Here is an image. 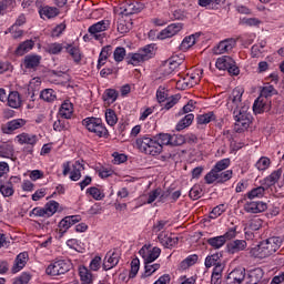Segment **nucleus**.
<instances>
[{"mask_svg":"<svg viewBox=\"0 0 284 284\" xmlns=\"http://www.w3.org/2000/svg\"><path fill=\"white\" fill-rule=\"evenodd\" d=\"M155 143H159L161 152H163V145H172V135L169 133H160L154 136Z\"/></svg>","mask_w":284,"mask_h":284,"instance_id":"nucleus-33","label":"nucleus"},{"mask_svg":"<svg viewBox=\"0 0 284 284\" xmlns=\"http://www.w3.org/2000/svg\"><path fill=\"white\" fill-rule=\"evenodd\" d=\"M154 50V47L152 44H149L144 47L143 49H140L136 53H129L126 57V63L129 65H143L145 61H150L152 57H154V53L152 52Z\"/></svg>","mask_w":284,"mask_h":284,"instance_id":"nucleus-3","label":"nucleus"},{"mask_svg":"<svg viewBox=\"0 0 284 284\" xmlns=\"http://www.w3.org/2000/svg\"><path fill=\"white\" fill-rule=\"evenodd\" d=\"M159 241H161V243H164L165 247H174V245H176V243H179V237L174 236H168V237H163V234H160L158 236Z\"/></svg>","mask_w":284,"mask_h":284,"instance_id":"nucleus-47","label":"nucleus"},{"mask_svg":"<svg viewBox=\"0 0 284 284\" xmlns=\"http://www.w3.org/2000/svg\"><path fill=\"white\" fill-rule=\"evenodd\" d=\"M196 261H199V255H189L184 261L181 262L180 267L181 270H187L189 267H192V265H195Z\"/></svg>","mask_w":284,"mask_h":284,"instance_id":"nucleus-44","label":"nucleus"},{"mask_svg":"<svg viewBox=\"0 0 284 284\" xmlns=\"http://www.w3.org/2000/svg\"><path fill=\"white\" fill-rule=\"evenodd\" d=\"M57 210H59V204H58L57 201H51V202L47 203L45 206H44L47 217H50L53 214H55Z\"/></svg>","mask_w":284,"mask_h":284,"instance_id":"nucleus-48","label":"nucleus"},{"mask_svg":"<svg viewBox=\"0 0 284 284\" xmlns=\"http://www.w3.org/2000/svg\"><path fill=\"white\" fill-rule=\"evenodd\" d=\"M212 121H216V115H214V112H207L197 115L196 118L197 125H207V123H212Z\"/></svg>","mask_w":284,"mask_h":284,"instance_id":"nucleus-36","label":"nucleus"},{"mask_svg":"<svg viewBox=\"0 0 284 284\" xmlns=\"http://www.w3.org/2000/svg\"><path fill=\"white\" fill-rule=\"evenodd\" d=\"M27 261H28V253H20L17 256L14 264L12 266L13 274H17V272H21V270L26 267V264L28 263Z\"/></svg>","mask_w":284,"mask_h":284,"instance_id":"nucleus-22","label":"nucleus"},{"mask_svg":"<svg viewBox=\"0 0 284 284\" xmlns=\"http://www.w3.org/2000/svg\"><path fill=\"white\" fill-rule=\"evenodd\" d=\"M206 243L209 245H211V247H213L214 250H221V247H223L225 245V237H223V235L221 236H215V237H211L206 241Z\"/></svg>","mask_w":284,"mask_h":284,"instance_id":"nucleus-40","label":"nucleus"},{"mask_svg":"<svg viewBox=\"0 0 284 284\" xmlns=\"http://www.w3.org/2000/svg\"><path fill=\"white\" fill-rule=\"evenodd\" d=\"M63 49H65V44L54 42L45 47V52L49 54H61Z\"/></svg>","mask_w":284,"mask_h":284,"instance_id":"nucleus-42","label":"nucleus"},{"mask_svg":"<svg viewBox=\"0 0 284 284\" xmlns=\"http://www.w3.org/2000/svg\"><path fill=\"white\" fill-rule=\"evenodd\" d=\"M130 30H132V21H126L123 19L118 21V32H120V34H128Z\"/></svg>","mask_w":284,"mask_h":284,"instance_id":"nucleus-43","label":"nucleus"},{"mask_svg":"<svg viewBox=\"0 0 284 284\" xmlns=\"http://www.w3.org/2000/svg\"><path fill=\"white\" fill-rule=\"evenodd\" d=\"M245 278V268H235L226 277V284H242Z\"/></svg>","mask_w":284,"mask_h":284,"instance_id":"nucleus-14","label":"nucleus"},{"mask_svg":"<svg viewBox=\"0 0 284 284\" xmlns=\"http://www.w3.org/2000/svg\"><path fill=\"white\" fill-rule=\"evenodd\" d=\"M7 101L9 108H13L14 110H19V108H21V95L18 91L10 92L7 98Z\"/></svg>","mask_w":284,"mask_h":284,"instance_id":"nucleus-24","label":"nucleus"},{"mask_svg":"<svg viewBox=\"0 0 284 284\" xmlns=\"http://www.w3.org/2000/svg\"><path fill=\"white\" fill-rule=\"evenodd\" d=\"M183 30L182 23H172L168 26L164 30L160 32L159 38L160 39H170L171 37H174L175 34H179Z\"/></svg>","mask_w":284,"mask_h":284,"instance_id":"nucleus-13","label":"nucleus"},{"mask_svg":"<svg viewBox=\"0 0 284 284\" xmlns=\"http://www.w3.org/2000/svg\"><path fill=\"white\" fill-rule=\"evenodd\" d=\"M122 14L130 17V14H139L142 10H145V4L142 2H125L122 7Z\"/></svg>","mask_w":284,"mask_h":284,"instance_id":"nucleus-11","label":"nucleus"},{"mask_svg":"<svg viewBox=\"0 0 284 284\" xmlns=\"http://www.w3.org/2000/svg\"><path fill=\"white\" fill-rule=\"evenodd\" d=\"M73 112H74V108L72 106V102L67 100L60 106L59 115L62 119H71Z\"/></svg>","mask_w":284,"mask_h":284,"instance_id":"nucleus-25","label":"nucleus"},{"mask_svg":"<svg viewBox=\"0 0 284 284\" xmlns=\"http://www.w3.org/2000/svg\"><path fill=\"white\" fill-rule=\"evenodd\" d=\"M253 112L255 114H263V112H270V104L265 103V100L258 98L253 104Z\"/></svg>","mask_w":284,"mask_h":284,"instance_id":"nucleus-32","label":"nucleus"},{"mask_svg":"<svg viewBox=\"0 0 284 284\" xmlns=\"http://www.w3.org/2000/svg\"><path fill=\"white\" fill-rule=\"evenodd\" d=\"M221 253H214L212 255L206 256L204 265L206 268L213 267V265L221 264Z\"/></svg>","mask_w":284,"mask_h":284,"instance_id":"nucleus-39","label":"nucleus"},{"mask_svg":"<svg viewBox=\"0 0 284 284\" xmlns=\"http://www.w3.org/2000/svg\"><path fill=\"white\" fill-rule=\"evenodd\" d=\"M72 268V263L68 260H58L53 264L49 265L45 270L49 276H61V274H67Z\"/></svg>","mask_w":284,"mask_h":284,"instance_id":"nucleus-6","label":"nucleus"},{"mask_svg":"<svg viewBox=\"0 0 284 284\" xmlns=\"http://www.w3.org/2000/svg\"><path fill=\"white\" fill-rule=\"evenodd\" d=\"M121 258V253L119 251H109L104 257L102 267L104 272L112 270V267H116L119 265V261Z\"/></svg>","mask_w":284,"mask_h":284,"instance_id":"nucleus-10","label":"nucleus"},{"mask_svg":"<svg viewBox=\"0 0 284 284\" xmlns=\"http://www.w3.org/2000/svg\"><path fill=\"white\" fill-rule=\"evenodd\" d=\"M82 125L89 132H93L97 136H108V129L103 125V120L100 118H87L82 120Z\"/></svg>","mask_w":284,"mask_h":284,"instance_id":"nucleus-4","label":"nucleus"},{"mask_svg":"<svg viewBox=\"0 0 284 284\" xmlns=\"http://www.w3.org/2000/svg\"><path fill=\"white\" fill-rule=\"evenodd\" d=\"M195 43H196V38H194V36H189L183 39L181 43V50H190V48H192V45H194Z\"/></svg>","mask_w":284,"mask_h":284,"instance_id":"nucleus-53","label":"nucleus"},{"mask_svg":"<svg viewBox=\"0 0 284 284\" xmlns=\"http://www.w3.org/2000/svg\"><path fill=\"white\" fill-rule=\"evenodd\" d=\"M247 106H242L241 110L233 111L235 125L237 128H242V130H247V128H250V123H252V115L247 113Z\"/></svg>","mask_w":284,"mask_h":284,"instance_id":"nucleus-7","label":"nucleus"},{"mask_svg":"<svg viewBox=\"0 0 284 284\" xmlns=\"http://www.w3.org/2000/svg\"><path fill=\"white\" fill-rule=\"evenodd\" d=\"M26 123H28V122L23 119H16V120L8 122L6 128H3L2 130L6 134H10V132H14V130H19V129L23 128V125H26Z\"/></svg>","mask_w":284,"mask_h":284,"instance_id":"nucleus-19","label":"nucleus"},{"mask_svg":"<svg viewBox=\"0 0 284 284\" xmlns=\"http://www.w3.org/2000/svg\"><path fill=\"white\" fill-rule=\"evenodd\" d=\"M192 121H194V114L189 113L186 114L175 126V130L178 132H181V130H185V128H190L192 125Z\"/></svg>","mask_w":284,"mask_h":284,"instance_id":"nucleus-37","label":"nucleus"},{"mask_svg":"<svg viewBox=\"0 0 284 284\" xmlns=\"http://www.w3.org/2000/svg\"><path fill=\"white\" fill-rule=\"evenodd\" d=\"M264 272L263 268L257 267L253 271H251L247 275V277L245 278V284H258L261 283V281H263V276H264Z\"/></svg>","mask_w":284,"mask_h":284,"instance_id":"nucleus-17","label":"nucleus"},{"mask_svg":"<svg viewBox=\"0 0 284 284\" xmlns=\"http://www.w3.org/2000/svg\"><path fill=\"white\" fill-rule=\"evenodd\" d=\"M140 256H142L144 263H154L159 256H161V250L159 247H153L152 250L148 246H143L139 251Z\"/></svg>","mask_w":284,"mask_h":284,"instance_id":"nucleus-9","label":"nucleus"},{"mask_svg":"<svg viewBox=\"0 0 284 284\" xmlns=\"http://www.w3.org/2000/svg\"><path fill=\"white\" fill-rule=\"evenodd\" d=\"M183 144H185V135H181V134L171 135V148H176Z\"/></svg>","mask_w":284,"mask_h":284,"instance_id":"nucleus-54","label":"nucleus"},{"mask_svg":"<svg viewBox=\"0 0 284 284\" xmlns=\"http://www.w3.org/2000/svg\"><path fill=\"white\" fill-rule=\"evenodd\" d=\"M30 283V274L22 273L20 276L13 280L12 284H28Z\"/></svg>","mask_w":284,"mask_h":284,"instance_id":"nucleus-64","label":"nucleus"},{"mask_svg":"<svg viewBox=\"0 0 284 284\" xmlns=\"http://www.w3.org/2000/svg\"><path fill=\"white\" fill-rule=\"evenodd\" d=\"M64 50L72 57L73 61L75 63H81V49L74 44H64Z\"/></svg>","mask_w":284,"mask_h":284,"instance_id":"nucleus-21","label":"nucleus"},{"mask_svg":"<svg viewBox=\"0 0 284 284\" xmlns=\"http://www.w3.org/2000/svg\"><path fill=\"white\" fill-rule=\"evenodd\" d=\"M229 168H230V159H223L216 162L213 169L215 172L221 173L223 172V170H227Z\"/></svg>","mask_w":284,"mask_h":284,"instance_id":"nucleus-52","label":"nucleus"},{"mask_svg":"<svg viewBox=\"0 0 284 284\" xmlns=\"http://www.w3.org/2000/svg\"><path fill=\"white\" fill-rule=\"evenodd\" d=\"M32 48H34V42L31 40H27L19 44V47L16 49V54L18 57H23V54H26V52H30Z\"/></svg>","mask_w":284,"mask_h":284,"instance_id":"nucleus-35","label":"nucleus"},{"mask_svg":"<svg viewBox=\"0 0 284 284\" xmlns=\"http://www.w3.org/2000/svg\"><path fill=\"white\" fill-rule=\"evenodd\" d=\"M274 94H278V91L274 89L272 85L263 87L261 90V97H264L265 99H268V97H274Z\"/></svg>","mask_w":284,"mask_h":284,"instance_id":"nucleus-58","label":"nucleus"},{"mask_svg":"<svg viewBox=\"0 0 284 284\" xmlns=\"http://www.w3.org/2000/svg\"><path fill=\"white\" fill-rule=\"evenodd\" d=\"M40 99H42L43 101H47L48 103H51L52 101L57 100V95L54 94V90H52V89H44L40 93Z\"/></svg>","mask_w":284,"mask_h":284,"instance_id":"nucleus-45","label":"nucleus"},{"mask_svg":"<svg viewBox=\"0 0 284 284\" xmlns=\"http://www.w3.org/2000/svg\"><path fill=\"white\" fill-rule=\"evenodd\" d=\"M190 199L193 201H199L203 196V189L199 185H194L189 192Z\"/></svg>","mask_w":284,"mask_h":284,"instance_id":"nucleus-49","label":"nucleus"},{"mask_svg":"<svg viewBox=\"0 0 284 284\" xmlns=\"http://www.w3.org/2000/svg\"><path fill=\"white\" fill-rule=\"evenodd\" d=\"M161 264L155 263H144V273L142 275L143 278H148V276H152L156 270H160Z\"/></svg>","mask_w":284,"mask_h":284,"instance_id":"nucleus-41","label":"nucleus"},{"mask_svg":"<svg viewBox=\"0 0 284 284\" xmlns=\"http://www.w3.org/2000/svg\"><path fill=\"white\" fill-rule=\"evenodd\" d=\"M200 81V78H196V75L191 74L186 75L182 80H178L176 85L179 88H182V90H185V88H194V85H197Z\"/></svg>","mask_w":284,"mask_h":284,"instance_id":"nucleus-18","label":"nucleus"},{"mask_svg":"<svg viewBox=\"0 0 284 284\" xmlns=\"http://www.w3.org/2000/svg\"><path fill=\"white\" fill-rule=\"evenodd\" d=\"M255 168H257V170L263 171V170H267V168H270V159L268 158H261L256 164Z\"/></svg>","mask_w":284,"mask_h":284,"instance_id":"nucleus-63","label":"nucleus"},{"mask_svg":"<svg viewBox=\"0 0 284 284\" xmlns=\"http://www.w3.org/2000/svg\"><path fill=\"white\" fill-rule=\"evenodd\" d=\"M105 121L108 125H111V128L116 125V121H119V118H116V112H114L112 109H106Z\"/></svg>","mask_w":284,"mask_h":284,"instance_id":"nucleus-46","label":"nucleus"},{"mask_svg":"<svg viewBox=\"0 0 284 284\" xmlns=\"http://www.w3.org/2000/svg\"><path fill=\"white\" fill-rule=\"evenodd\" d=\"M111 55H112V45H105L104 48H102L99 60H98L99 70H101V68L105 65V61H108V58Z\"/></svg>","mask_w":284,"mask_h":284,"instance_id":"nucleus-27","label":"nucleus"},{"mask_svg":"<svg viewBox=\"0 0 284 284\" xmlns=\"http://www.w3.org/2000/svg\"><path fill=\"white\" fill-rule=\"evenodd\" d=\"M39 14L41 19H54L59 16V9L52 7H44L40 9Z\"/></svg>","mask_w":284,"mask_h":284,"instance_id":"nucleus-31","label":"nucleus"},{"mask_svg":"<svg viewBox=\"0 0 284 284\" xmlns=\"http://www.w3.org/2000/svg\"><path fill=\"white\" fill-rule=\"evenodd\" d=\"M245 90L241 87L235 88L232 93L230 94L226 108L231 110V112H236V110H241L242 108H246L243 105V93Z\"/></svg>","mask_w":284,"mask_h":284,"instance_id":"nucleus-5","label":"nucleus"},{"mask_svg":"<svg viewBox=\"0 0 284 284\" xmlns=\"http://www.w3.org/2000/svg\"><path fill=\"white\" fill-rule=\"evenodd\" d=\"M215 65L217 70H227L230 65H234V59L230 55H223L216 60Z\"/></svg>","mask_w":284,"mask_h":284,"instance_id":"nucleus-30","label":"nucleus"},{"mask_svg":"<svg viewBox=\"0 0 284 284\" xmlns=\"http://www.w3.org/2000/svg\"><path fill=\"white\" fill-rule=\"evenodd\" d=\"M82 170H85V166L81 163V161H75L72 165V171L70 172V180L79 181L81 179Z\"/></svg>","mask_w":284,"mask_h":284,"instance_id":"nucleus-29","label":"nucleus"},{"mask_svg":"<svg viewBox=\"0 0 284 284\" xmlns=\"http://www.w3.org/2000/svg\"><path fill=\"white\" fill-rule=\"evenodd\" d=\"M245 212L248 214H261V212H265L267 210V203L264 202H247L244 205Z\"/></svg>","mask_w":284,"mask_h":284,"instance_id":"nucleus-15","label":"nucleus"},{"mask_svg":"<svg viewBox=\"0 0 284 284\" xmlns=\"http://www.w3.org/2000/svg\"><path fill=\"white\" fill-rule=\"evenodd\" d=\"M248 227L252 230V232H257L260 227H263V220L260 217L252 219L248 223Z\"/></svg>","mask_w":284,"mask_h":284,"instance_id":"nucleus-61","label":"nucleus"},{"mask_svg":"<svg viewBox=\"0 0 284 284\" xmlns=\"http://www.w3.org/2000/svg\"><path fill=\"white\" fill-rule=\"evenodd\" d=\"M283 243V240L278 236H272L268 237L262 242L255 247L251 250V254L255 258H267L272 256V254H276L278 252V248L281 247Z\"/></svg>","mask_w":284,"mask_h":284,"instance_id":"nucleus-1","label":"nucleus"},{"mask_svg":"<svg viewBox=\"0 0 284 284\" xmlns=\"http://www.w3.org/2000/svg\"><path fill=\"white\" fill-rule=\"evenodd\" d=\"M17 140L20 145H30L31 148H34L39 142V138L30 133H21L17 135Z\"/></svg>","mask_w":284,"mask_h":284,"instance_id":"nucleus-16","label":"nucleus"},{"mask_svg":"<svg viewBox=\"0 0 284 284\" xmlns=\"http://www.w3.org/2000/svg\"><path fill=\"white\" fill-rule=\"evenodd\" d=\"M102 99L104 103L110 105V103H114V101L119 99V91L114 89H106L102 95Z\"/></svg>","mask_w":284,"mask_h":284,"instance_id":"nucleus-34","label":"nucleus"},{"mask_svg":"<svg viewBox=\"0 0 284 284\" xmlns=\"http://www.w3.org/2000/svg\"><path fill=\"white\" fill-rule=\"evenodd\" d=\"M236 48V39L229 38L222 40L214 49V54H225L232 52Z\"/></svg>","mask_w":284,"mask_h":284,"instance_id":"nucleus-12","label":"nucleus"},{"mask_svg":"<svg viewBox=\"0 0 284 284\" xmlns=\"http://www.w3.org/2000/svg\"><path fill=\"white\" fill-rule=\"evenodd\" d=\"M1 159H12L14 156V148L8 142H0Z\"/></svg>","mask_w":284,"mask_h":284,"instance_id":"nucleus-26","label":"nucleus"},{"mask_svg":"<svg viewBox=\"0 0 284 284\" xmlns=\"http://www.w3.org/2000/svg\"><path fill=\"white\" fill-rule=\"evenodd\" d=\"M23 63L27 70H34V68H39V63H41V55H26Z\"/></svg>","mask_w":284,"mask_h":284,"instance_id":"nucleus-23","label":"nucleus"},{"mask_svg":"<svg viewBox=\"0 0 284 284\" xmlns=\"http://www.w3.org/2000/svg\"><path fill=\"white\" fill-rule=\"evenodd\" d=\"M282 174H283V170L278 169L274 171L272 174H270L266 179H264V185H266L265 189L267 190V187H272V185H276Z\"/></svg>","mask_w":284,"mask_h":284,"instance_id":"nucleus-28","label":"nucleus"},{"mask_svg":"<svg viewBox=\"0 0 284 284\" xmlns=\"http://www.w3.org/2000/svg\"><path fill=\"white\" fill-rule=\"evenodd\" d=\"M80 277L83 283H92V273L85 267L80 270Z\"/></svg>","mask_w":284,"mask_h":284,"instance_id":"nucleus-60","label":"nucleus"},{"mask_svg":"<svg viewBox=\"0 0 284 284\" xmlns=\"http://www.w3.org/2000/svg\"><path fill=\"white\" fill-rule=\"evenodd\" d=\"M156 99L159 103H165V101H168V90H165L163 87H160L156 91Z\"/></svg>","mask_w":284,"mask_h":284,"instance_id":"nucleus-62","label":"nucleus"},{"mask_svg":"<svg viewBox=\"0 0 284 284\" xmlns=\"http://www.w3.org/2000/svg\"><path fill=\"white\" fill-rule=\"evenodd\" d=\"M265 190H267L265 186H257L251 190L246 196L250 201H253V199H263L265 196Z\"/></svg>","mask_w":284,"mask_h":284,"instance_id":"nucleus-38","label":"nucleus"},{"mask_svg":"<svg viewBox=\"0 0 284 284\" xmlns=\"http://www.w3.org/2000/svg\"><path fill=\"white\" fill-rule=\"evenodd\" d=\"M176 68L179 67H174V64L170 60H166L161 67V72H163L164 77H168V74H172L174 70H176Z\"/></svg>","mask_w":284,"mask_h":284,"instance_id":"nucleus-50","label":"nucleus"},{"mask_svg":"<svg viewBox=\"0 0 284 284\" xmlns=\"http://www.w3.org/2000/svg\"><path fill=\"white\" fill-rule=\"evenodd\" d=\"M247 247L245 240H235L227 244L230 254H236V252H243Z\"/></svg>","mask_w":284,"mask_h":284,"instance_id":"nucleus-20","label":"nucleus"},{"mask_svg":"<svg viewBox=\"0 0 284 284\" xmlns=\"http://www.w3.org/2000/svg\"><path fill=\"white\" fill-rule=\"evenodd\" d=\"M0 193L4 197L12 196V194H14V187H12V184L10 183L0 184Z\"/></svg>","mask_w":284,"mask_h":284,"instance_id":"nucleus-51","label":"nucleus"},{"mask_svg":"<svg viewBox=\"0 0 284 284\" xmlns=\"http://www.w3.org/2000/svg\"><path fill=\"white\" fill-rule=\"evenodd\" d=\"M113 59H114V61H116V63H121V61H123V59H125V48H123V47L115 48V50L113 52Z\"/></svg>","mask_w":284,"mask_h":284,"instance_id":"nucleus-55","label":"nucleus"},{"mask_svg":"<svg viewBox=\"0 0 284 284\" xmlns=\"http://www.w3.org/2000/svg\"><path fill=\"white\" fill-rule=\"evenodd\" d=\"M234 174V172L232 170H227L224 172H220L217 173V183H226V181H230V179H232V175Z\"/></svg>","mask_w":284,"mask_h":284,"instance_id":"nucleus-57","label":"nucleus"},{"mask_svg":"<svg viewBox=\"0 0 284 284\" xmlns=\"http://www.w3.org/2000/svg\"><path fill=\"white\" fill-rule=\"evenodd\" d=\"M141 262L139 258H134L131 262V271L129 273V278H134L136 277V274H139V268H140Z\"/></svg>","mask_w":284,"mask_h":284,"instance_id":"nucleus-56","label":"nucleus"},{"mask_svg":"<svg viewBox=\"0 0 284 284\" xmlns=\"http://www.w3.org/2000/svg\"><path fill=\"white\" fill-rule=\"evenodd\" d=\"M108 28H110V20H102L92 24L88 31L97 41H101V39H103V34H101V32H105Z\"/></svg>","mask_w":284,"mask_h":284,"instance_id":"nucleus-8","label":"nucleus"},{"mask_svg":"<svg viewBox=\"0 0 284 284\" xmlns=\"http://www.w3.org/2000/svg\"><path fill=\"white\" fill-rule=\"evenodd\" d=\"M135 148H138L140 152L149 154L150 156H159V154H161V144L156 142L155 138L152 139L148 135L138 138L135 141Z\"/></svg>","mask_w":284,"mask_h":284,"instance_id":"nucleus-2","label":"nucleus"},{"mask_svg":"<svg viewBox=\"0 0 284 284\" xmlns=\"http://www.w3.org/2000/svg\"><path fill=\"white\" fill-rule=\"evenodd\" d=\"M205 182L207 185H212L215 181L219 183V172L212 169L206 175H205Z\"/></svg>","mask_w":284,"mask_h":284,"instance_id":"nucleus-59","label":"nucleus"}]
</instances>
